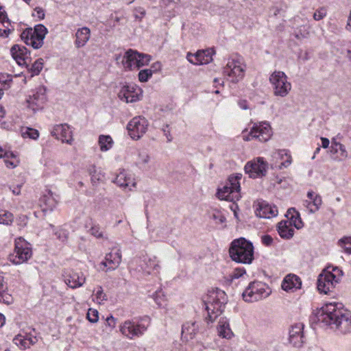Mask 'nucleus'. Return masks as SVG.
Masks as SVG:
<instances>
[{
	"instance_id": "obj_1",
	"label": "nucleus",
	"mask_w": 351,
	"mask_h": 351,
	"mask_svg": "<svg viewBox=\"0 0 351 351\" xmlns=\"http://www.w3.org/2000/svg\"><path fill=\"white\" fill-rule=\"evenodd\" d=\"M318 322L326 326H335L343 334L351 332V313L341 303L326 304L315 313Z\"/></svg>"
},
{
	"instance_id": "obj_2",
	"label": "nucleus",
	"mask_w": 351,
	"mask_h": 351,
	"mask_svg": "<svg viewBox=\"0 0 351 351\" xmlns=\"http://www.w3.org/2000/svg\"><path fill=\"white\" fill-rule=\"evenodd\" d=\"M229 253L232 260L237 263L250 264L254 259L253 245L243 237L232 241Z\"/></svg>"
},
{
	"instance_id": "obj_3",
	"label": "nucleus",
	"mask_w": 351,
	"mask_h": 351,
	"mask_svg": "<svg viewBox=\"0 0 351 351\" xmlns=\"http://www.w3.org/2000/svg\"><path fill=\"white\" fill-rule=\"evenodd\" d=\"M150 324L148 316L136 319H129L121 322L119 326V332L125 338L134 340L142 337L147 330Z\"/></svg>"
},
{
	"instance_id": "obj_4",
	"label": "nucleus",
	"mask_w": 351,
	"mask_h": 351,
	"mask_svg": "<svg viewBox=\"0 0 351 351\" xmlns=\"http://www.w3.org/2000/svg\"><path fill=\"white\" fill-rule=\"evenodd\" d=\"M342 276L343 271L338 267L328 266L318 276L317 283L318 291L324 294L332 291Z\"/></svg>"
},
{
	"instance_id": "obj_5",
	"label": "nucleus",
	"mask_w": 351,
	"mask_h": 351,
	"mask_svg": "<svg viewBox=\"0 0 351 351\" xmlns=\"http://www.w3.org/2000/svg\"><path fill=\"white\" fill-rule=\"evenodd\" d=\"M241 178V173L230 176L226 184L221 188L218 189L217 192L218 198L229 202L239 200L241 197L240 192V180Z\"/></svg>"
},
{
	"instance_id": "obj_6",
	"label": "nucleus",
	"mask_w": 351,
	"mask_h": 351,
	"mask_svg": "<svg viewBox=\"0 0 351 351\" xmlns=\"http://www.w3.org/2000/svg\"><path fill=\"white\" fill-rule=\"evenodd\" d=\"M225 293L223 291H213L207 295L204 300L205 308L208 312L206 317L207 322H213L215 318L220 315L224 308Z\"/></svg>"
},
{
	"instance_id": "obj_7",
	"label": "nucleus",
	"mask_w": 351,
	"mask_h": 351,
	"mask_svg": "<svg viewBox=\"0 0 351 351\" xmlns=\"http://www.w3.org/2000/svg\"><path fill=\"white\" fill-rule=\"evenodd\" d=\"M47 29L41 24L36 25L34 29L27 28L21 34L22 40L27 45L32 47L34 49L40 48L43 43Z\"/></svg>"
},
{
	"instance_id": "obj_8",
	"label": "nucleus",
	"mask_w": 351,
	"mask_h": 351,
	"mask_svg": "<svg viewBox=\"0 0 351 351\" xmlns=\"http://www.w3.org/2000/svg\"><path fill=\"white\" fill-rule=\"evenodd\" d=\"M274 95L276 97H285L291 90V84L288 81L287 75L280 71H274L269 76Z\"/></svg>"
},
{
	"instance_id": "obj_9",
	"label": "nucleus",
	"mask_w": 351,
	"mask_h": 351,
	"mask_svg": "<svg viewBox=\"0 0 351 351\" xmlns=\"http://www.w3.org/2000/svg\"><path fill=\"white\" fill-rule=\"evenodd\" d=\"M271 293L269 287L262 282H251L242 295L245 301L254 302L268 297Z\"/></svg>"
},
{
	"instance_id": "obj_10",
	"label": "nucleus",
	"mask_w": 351,
	"mask_h": 351,
	"mask_svg": "<svg viewBox=\"0 0 351 351\" xmlns=\"http://www.w3.org/2000/svg\"><path fill=\"white\" fill-rule=\"evenodd\" d=\"M32 256L30 244L21 237L15 240L14 252L9 256V259L14 265H20L27 261Z\"/></svg>"
},
{
	"instance_id": "obj_11",
	"label": "nucleus",
	"mask_w": 351,
	"mask_h": 351,
	"mask_svg": "<svg viewBox=\"0 0 351 351\" xmlns=\"http://www.w3.org/2000/svg\"><path fill=\"white\" fill-rule=\"evenodd\" d=\"M271 136L272 130L270 124L264 121L255 123L249 133L245 134L243 132L242 137L245 141L256 139L260 142H266L271 138Z\"/></svg>"
},
{
	"instance_id": "obj_12",
	"label": "nucleus",
	"mask_w": 351,
	"mask_h": 351,
	"mask_svg": "<svg viewBox=\"0 0 351 351\" xmlns=\"http://www.w3.org/2000/svg\"><path fill=\"white\" fill-rule=\"evenodd\" d=\"M245 66L239 59L229 60L223 69V73L228 80L233 83L241 80L245 75Z\"/></svg>"
},
{
	"instance_id": "obj_13",
	"label": "nucleus",
	"mask_w": 351,
	"mask_h": 351,
	"mask_svg": "<svg viewBox=\"0 0 351 351\" xmlns=\"http://www.w3.org/2000/svg\"><path fill=\"white\" fill-rule=\"evenodd\" d=\"M267 169L268 163L261 157L248 161L244 167L245 173L253 179L265 176Z\"/></svg>"
},
{
	"instance_id": "obj_14",
	"label": "nucleus",
	"mask_w": 351,
	"mask_h": 351,
	"mask_svg": "<svg viewBox=\"0 0 351 351\" xmlns=\"http://www.w3.org/2000/svg\"><path fill=\"white\" fill-rule=\"evenodd\" d=\"M148 122L142 117H134L128 124L129 135L133 139L140 138L147 130Z\"/></svg>"
},
{
	"instance_id": "obj_15",
	"label": "nucleus",
	"mask_w": 351,
	"mask_h": 351,
	"mask_svg": "<svg viewBox=\"0 0 351 351\" xmlns=\"http://www.w3.org/2000/svg\"><path fill=\"white\" fill-rule=\"evenodd\" d=\"M142 90L136 84L123 86L118 93L119 98L126 103H133L141 99Z\"/></svg>"
},
{
	"instance_id": "obj_16",
	"label": "nucleus",
	"mask_w": 351,
	"mask_h": 351,
	"mask_svg": "<svg viewBox=\"0 0 351 351\" xmlns=\"http://www.w3.org/2000/svg\"><path fill=\"white\" fill-rule=\"evenodd\" d=\"M122 255L119 245L111 248L110 252L105 256L101 265L106 268V272L116 269L121 263Z\"/></svg>"
},
{
	"instance_id": "obj_17",
	"label": "nucleus",
	"mask_w": 351,
	"mask_h": 351,
	"mask_svg": "<svg viewBox=\"0 0 351 351\" xmlns=\"http://www.w3.org/2000/svg\"><path fill=\"white\" fill-rule=\"evenodd\" d=\"M46 101V88L43 86L38 87L27 99L28 107L33 111L43 108Z\"/></svg>"
},
{
	"instance_id": "obj_18",
	"label": "nucleus",
	"mask_w": 351,
	"mask_h": 351,
	"mask_svg": "<svg viewBox=\"0 0 351 351\" xmlns=\"http://www.w3.org/2000/svg\"><path fill=\"white\" fill-rule=\"evenodd\" d=\"M64 281L71 289H77L86 282V276L82 271L66 270L63 274Z\"/></svg>"
},
{
	"instance_id": "obj_19",
	"label": "nucleus",
	"mask_w": 351,
	"mask_h": 351,
	"mask_svg": "<svg viewBox=\"0 0 351 351\" xmlns=\"http://www.w3.org/2000/svg\"><path fill=\"white\" fill-rule=\"evenodd\" d=\"M214 52L212 49L199 50L195 53L188 52L186 54L187 60L193 64H206L213 60Z\"/></svg>"
},
{
	"instance_id": "obj_20",
	"label": "nucleus",
	"mask_w": 351,
	"mask_h": 351,
	"mask_svg": "<svg viewBox=\"0 0 351 351\" xmlns=\"http://www.w3.org/2000/svg\"><path fill=\"white\" fill-rule=\"evenodd\" d=\"M51 134L56 139L61 140L63 143L71 144L73 142L72 132L66 123L58 124L53 127Z\"/></svg>"
},
{
	"instance_id": "obj_21",
	"label": "nucleus",
	"mask_w": 351,
	"mask_h": 351,
	"mask_svg": "<svg viewBox=\"0 0 351 351\" xmlns=\"http://www.w3.org/2000/svg\"><path fill=\"white\" fill-rule=\"evenodd\" d=\"M10 52L19 65L25 66L27 68L29 67L30 57L29 53L25 47L15 45L11 48Z\"/></svg>"
},
{
	"instance_id": "obj_22",
	"label": "nucleus",
	"mask_w": 351,
	"mask_h": 351,
	"mask_svg": "<svg viewBox=\"0 0 351 351\" xmlns=\"http://www.w3.org/2000/svg\"><path fill=\"white\" fill-rule=\"evenodd\" d=\"M278 213L277 207L265 201H260L256 205V215L261 218L271 219L277 216Z\"/></svg>"
},
{
	"instance_id": "obj_23",
	"label": "nucleus",
	"mask_w": 351,
	"mask_h": 351,
	"mask_svg": "<svg viewBox=\"0 0 351 351\" xmlns=\"http://www.w3.org/2000/svg\"><path fill=\"white\" fill-rule=\"evenodd\" d=\"M304 324L298 323L292 326L289 330V342L294 347L300 348L304 343Z\"/></svg>"
},
{
	"instance_id": "obj_24",
	"label": "nucleus",
	"mask_w": 351,
	"mask_h": 351,
	"mask_svg": "<svg viewBox=\"0 0 351 351\" xmlns=\"http://www.w3.org/2000/svg\"><path fill=\"white\" fill-rule=\"evenodd\" d=\"M57 204L58 200L50 190L46 191L39 200V205L44 213L48 210L52 211L56 207Z\"/></svg>"
},
{
	"instance_id": "obj_25",
	"label": "nucleus",
	"mask_w": 351,
	"mask_h": 351,
	"mask_svg": "<svg viewBox=\"0 0 351 351\" xmlns=\"http://www.w3.org/2000/svg\"><path fill=\"white\" fill-rule=\"evenodd\" d=\"M302 281L300 278L295 274H288L284 278L281 287L282 289L287 292H294L301 288Z\"/></svg>"
},
{
	"instance_id": "obj_26",
	"label": "nucleus",
	"mask_w": 351,
	"mask_h": 351,
	"mask_svg": "<svg viewBox=\"0 0 351 351\" xmlns=\"http://www.w3.org/2000/svg\"><path fill=\"white\" fill-rule=\"evenodd\" d=\"M139 53L133 49L126 51L122 58L121 63L124 69L132 70L136 69V64Z\"/></svg>"
},
{
	"instance_id": "obj_27",
	"label": "nucleus",
	"mask_w": 351,
	"mask_h": 351,
	"mask_svg": "<svg viewBox=\"0 0 351 351\" xmlns=\"http://www.w3.org/2000/svg\"><path fill=\"white\" fill-rule=\"evenodd\" d=\"M307 197L308 199L304 201V206L306 207L310 213H314L319 209L322 204V197L313 191H308L307 193Z\"/></svg>"
},
{
	"instance_id": "obj_28",
	"label": "nucleus",
	"mask_w": 351,
	"mask_h": 351,
	"mask_svg": "<svg viewBox=\"0 0 351 351\" xmlns=\"http://www.w3.org/2000/svg\"><path fill=\"white\" fill-rule=\"evenodd\" d=\"M331 158L335 160H342L347 158L348 152L346 147L341 143L332 141L330 147Z\"/></svg>"
},
{
	"instance_id": "obj_29",
	"label": "nucleus",
	"mask_w": 351,
	"mask_h": 351,
	"mask_svg": "<svg viewBox=\"0 0 351 351\" xmlns=\"http://www.w3.org/2000/svg\"><path fill=\"white\" fill-rule=\"evenodd\" d=\"M141 266L142 270L147 274H157L160 268L156 256L145 258Z\"/></svg>"
},
{
	"instance_id": "obj_30",
	"label": "nucleus",
	"mask_w": 351,
	"mask_h": 351,
	"mask_svg": "<svg viewBox=\"0 0 351 351\" xmlns=\"http://www.w3.org/2000/svg\"><path fill=\"white\" fill-rule=\"evenodd\" d=\"M114 182L120 187L129 190H132V188L136 186L134 178L128 176L125 171L120 172L115 178Z\"/></svg>"
},
{
	"instance_id": "obj_31",
	"label": "nucleus",
	"mask_w": 351,
	"mask_h": 351,
	"mask_svg": "<svg viewBox=\"0 0 351 351\" xmlns=\"http://www.w3.org/2000/svg\"><path fill=\"white\" fill-rule=\"evenodd\" d=\"M217 332L220 337L227 339H230L234 336L230 327L229 321L226 317L220 318L217 325Z\"/></svg>"
},
{
	"instance_id": "obj_32",
	"label": "nucleus",
	"mask_w": 351,
	"mask_h": 351,
	"mask_svg": "<svg viewBox=\"0 0 351 351\" xmlns=\"http://www.w3.org/2000/svg\"><path fill=\"white\" fill-rule=\"evenodd\" d=\"M90 31L89 28L84 27L78 29L75 33V47L77 48L84 47L90 39Z\"/></svg>"
},
{
	"instance_id": "obj_33",
	"label": "nucleus",
	"mask_w": 351,
	"mask_h": 351,
	"mask_svg": "<svg viewBox=\"0 0 351 351\" xmlns=\"http://www.w3.org/2000/svg\"><path fill=\"white\" fill-rule=\"evenodd\" d=\"M11 23L5 11L0 8V36L8 37L11 32Z\"/></svg>"
},
{
	"instance_id": "obj_34",
	"label": "nucleus",
	"mask_w": 351,
	"mask_h": 351,
	"mask_svg": "<svg viewBox=\"0 0 351 351\" xmlns=\"http://www.w3.org/2000/svg\"><path fill=\"white\" fill-rule=\"evenodd\" d=\"M13 342L21 349L25 350L35 344L37 342V339L33 336L19 335L13 339Z\"/></svg>"
},
{
	"instance_id": "obj_35",
	"label": "nucleus",
	"mask_w": 351,
	"mask_h": 351,
	"mask_svg": "<svg viewBox=\"0 0 351 351\" xmlns=\"http://www.w3.org/2000/svg\"><path fill=\"white\" fill-rule=\"evenodd\" d=\"M286 217L288 219L285 221L290 223L291 227L294 226L297 229H300L303 227L304 224L300 218V213L294 208L288 209Z\"/></svg>"
},
{
	"instance_id": "obj_36",
	"label": "nucleus",
	"mask_w": 351,
	"mask_h": 351,
	"mask_svg": "<svg viewBox=\"0 0 351 351\" xmlns=\"http://www.w3.org/2000/svg\"><path fill=\"white\" fill-rule=\"evenodd\" d=\"M278 232L280 237L285 239H290L294 234V229L285 220L278 223Z\"/></svg>"
},
{
	"instance_id": "obj_37",
	"label": "nucleus",
	"mask_w": 351,
	"mask_h": 351,
	"mask_svg": "<svg viewBox=\"0 0 351 351\" xmlns=\"http://www.w3.org/2000/svg\"><path fill=\"white\" fill-rule=\"evenodd\" d=\"M198 330L195 322H187L182 325V335L184 338L193 339Z\"/></svg>"
},
{
	"instance_id": "obj_38",
	"label": "nucleus",
	"mask_w": 351,
	"mask_h": 351,
	"mask_svg": "<svg viewBox=\"0 0 351 351\" xmlns=\"http://www.w3.org/2000/svg\"><path fill=\"white\" fill-rule=\"evenodd\" d=\"M274 157L277 159L282 160L279 165V169L286 168L289 167L291 163V156L285 149L279 150L274 153Z\"/></svg>"
},
{
	"instance_id": "obj_39",
	"label": "nucleus",
	"mask_w": 351,
	"mask_h": 351,
	"mask_svg": "<svg viewBox=\"0 0 351 351\" xmlns=\"http://www.w3.org/2000/svg\"><path fill=\"white\" fill-rule=\"evenodd\" d=\"M4 162L8 168L14 169L19 165L20 160L16 154L8 151L7 154H5Z\"/></svg>"
},
{
	"instance_id": "obj_40",
	"label": "nucleus",
	"mask_w": 351,
	"mask_h": 351,
	"mask_svg": "<svg viewBox=\"0 0 351 351\" xmlns=\"http://www.w3.org/2000/svg\"><path fill=\"white\" fill-rule=\"evenodd\" d=\"M98 143L101 152L109 150L113 145V141L109 135H100L99 136Z\"/></svg>"
},
{
	"instance_id": "obj_41",
	"label": "nucleus",
	"mask_w": 351,
	"mask_h": 351,
	"mask_svg": "<svg viewBox=\"0 0 351 351\" xmlns=\"http://www.w3.org/2000/svg\"><path fill=\"white\" fill-rule=\"evenodd\" d=\"M88 232L96 239H108V237H106L104 229L97 223L92 224Z\"/></svg>"
},
{
	"instance_id": "obj_42",
	"label": "nucleus",
	"mask_w": 351,
	"mask_h": 351,
	"mask_svg": "<svg viewBox=\"0 0 351 351\" xmlns=\"http://www.w3.org/2000/svg\"><path fill=\"white\" fill-rule=\"evenodd\" d=\"M13 221L14 215L12 213L5 210H0V224L9 226Z\"/></svg>"
},
{
	"instance_id": "obj_43",
	"label": "nucleus",
	"mask_w": 351,
	"mask_h": 351,
	"mask_svg": "<svg viewBox=\"0 0 351 351\" xmlns=\"http://www.w3.org/2000/svg\"><path fill=\"white\" fill-rule=\"evenodd\" d=\"M43 67V60L42 58L38 59L34 63L28 68L29 71L31 73V77L38 75L42 71Z\"/></svg>"
},
{
	"instance_id": "obj_44",
	"label": "nucleus",
	"mask_w": 351,
	"mask_h": 351,
	"mask_svg": "<svg viewBox=\"0 0 351 351\" xmlns=\"http://www.w3.org/2000/svg\"><path fill=\"white\" fill-rule=\"evenodd\" d=\"M339 245L344 252L351 254V237H344L339 241Z\"/></svg>"
},
{
	"instance_id": "obj_45",
	"label": "nucleus",
	"mask_w": 351,
	"mask_h": 351,
	"mask_svg": "<svg viewBox=\"0 0 351 351\" xmlns=\"http://www.w3.org/2000/svg\"><path fill=\"white\" fill-rule=\"evenodd\" d=\"M6 289L7 286L4 282L3 277L0 276V302H8V301L7 300L8 295L5 293Z\"/></svg>"
},
{
	"instance_id": "obj_46",
	"label": "nucleus",
	"mask_w": 351,
	"mask_h": 351,
	"mask_svg": "<svg viewBox=\"0 0 351 351\" xmlns=\"http://www.w3.org/2000/svg\"><path fill=\"white\" fill-rule=\"evenodd\" d=\"M153 71L152 69H143L138 73V80L141 82H146L152 76Z\"/></svg>"
},
{
	"instance_id": "obj_47",
	"label": "nucleus",
	"mask_w": 351,
	"mask_h": 351,
	"mask_svg": "<svg viewBox=\"0 0 351 351\" xmlns=\"http://www.w3.org/2000/svg\"><path fill=\"white\" fill-rule=\"evenodd\" d=\"M22 136L24 138H29L32 139H36L39 136V133L37 130L27 128L25 131H23Z\"/></svg>"
},
{
	"instance_id": "obj_48",
	"label": "nucleus",
	"mask_w": 351,
	"mask_h": 351,
	"mask_svg": "<svg viewBox=\"0 0 351 351\" xmlns=\"http://www.w3.org/2000/svg\"><path fill=\"white\" fill-rule=\"evenodd\" d=\"M150 60V56L139 53V58H138L137 64L136 66V69H139L140 67L148 64Z\"/></svg>"
},
{
	"instance_id": "obj_49",
	"label": "nucleus",
	"mask_w": 351,
	"mask_h": 351,
	"mask_svg": "<svg viewBox=\"0 0 351 351\" xmlns=\"http://www.w3.org/2000/svg\"><path fill=\"white\" fill-rule=\"evenodd\" d=\"M0 77V86L3 87L5 89L8 88L10 86V83L12 81V77L11 75L1 74Z\"/></svg>"
},
{
	"instance_id": "obj_50",
	"label": "nucleus",
	"mask_w": 351,
	"mask_h": 351,
	"mask_svg": "<svg viewBox=\"0 0 351 351\" xmlns=\"http://www.w3.org/2000/svg\"><path fill=\"white\" fill-rule=\"evenodd\" d=\"M86 317L89 322L96 323L99 319V313L97 310L90 308L88 311Z\"/></svg>"
},
{
	"instance_id": "obj_51",
	"label": "nucleus",
	"mask_w": 351,
	"mask_h": 351,
	"mask_svg": "<svg viewBox=\"0 0 351 351\" xmlns=\"http://www.w3.org/2000/svg\"><path fill=\"white\" fill-rule=\"evenodd\" d=\"M149 160V157L147 153L143 152L138 154V159L136 161V164L141 167H144Z\"/></svg>"
},
{
	"instance_id": "obj_52",
	"label": "nucleus",
	"mask_w": 351,
	"mask_h": 351,
	"mask_svg": "<svg viewBox=\"0 0 351 351\" xmlns=\"http://www.w3.org/2000/svg\"><path fill=\"white\" fill-rule=\"evenodd\" d=\"M95 298H96L97 302L99 304H101L104 301L107 300V296L104 293V291H103V289L101 287H98V289L95 293Z\"/></svg>"
},
{
	"instance_id": "obj_53",
	"label": "nucleus",
	"mask_w": 351,
	"mask_h": 351,
	"mask_svg": "<svg viewBox=\"0 0 351 351\" xmlns=\"http://www.w3.org/2000/svg\"><path fill=\"white\" fill-rule=\"evenodd\" d=\"M327 14V12L325 8L322 7L316 10L313 14V19L315 21H319L324 19Z\"/></svg>"
},
{
	"instance_id": "obj_54",
	"label": "nucleus",
	"mask_w": 351,
	"mask_h": 351,
	"mask_svg": "<svg viewBox=\"0 0 351 351\" xmlns=\"http://www.w3.org/2000/svg\"><path fill=\"white\" fill-rule=\"evenodd\" d=\"M245 274V269L243 267H237L234 269L231 274L232 279L239 278Z\"/></svg>"
},
{
	"instance_id": "obj_55",
	"label": "nucleus",
	"mask_w": 351,
	"mask_h": 351,
	"mask_svg": "<svg viewBox=\"0 0 351 351\" xmlns=\"http://www.w3.org/2000/svg\"><path fill=\"white\" fill-rule=\"evenodd\" d=\"M88 171L90 175L91 176L92 180L94 181L95 180H100L101 178L100 176L96 175V167L95 166L93 165L88 169Z\"/></svg>"
},
{
	"instance_id": "obj_56",
	"label": "nucleus",
	"mask_w": 351,
	"mask_h": 351,
	"mask_svg": "<svg viewBox=\"0 0 351 351\" xmlns=\"http://www.w3.org/2000/svg\"><path fill=\"white\" fill-rule=\"evenodd\" d=\"M33 15L39 19H43L45 17V11L41 8H36L34 9V13L33 14Z\"/></svg>"
},
{
	"instance_id": "obj_57",
	"label": "nucleus",
	"mask_w": 351,
	"mask_h": 351,
	"mask_svg": "<svg viewBox=\"0 0 351 351\" xmlns=\"http://www.w3.org/2000/svg\"><path fill=\"white\" fill-rule=\"evenodd\" d=\"M261 239L262 243L266 246H269L273 243V238L268 234L263 236Z\"/></svg>"
},
{
	"instance_id": "obj_58",
	"label": "nucleus",
	"mask_w": 351,
	"mask_h": 351,
	"mask_svg": "<svg viewBox=\"0 0 351 351\" xmlns=\"http://www.w3.org/2000/svg\"><path fill=\"white\" fill-rule=\"evenodd\" d=\"M56 234L57 235L58 238L61 240L62 241H65L67 239L68 235L65 230H59L57 232H56Z\"/></svg>"
},
{
	"instance_id": "obj_59",
	"label": "nucleus",
	"mask_w": 351,
	"mask_h": 351,
	"mask_svg": "<svg viewBox=\"0 0 351 351\" xmlns=\"http://www.w3.org/2000/svg\"><path fill=\"white\" fill-rule=\"evenodd\" d=\"M22 184H17L15 186H10V189L12 190V192L14 195H19L21 193V188Z\"/></svg>"
},
{
	"instance_id": "obj_60",
	"label": "nucleus",
	"mask_w": 351,
	"mask_h": 351,
	"mask_svg": "<svg viewBox=\"0 0 351 351\" xmlns=\"http://www.w3.org/2000/svg\"><path fill=\"white\" fill-rule=\"evenodd\" d=\"M160 294H161V293H160V292H158H158H156V295H155V298H154V300H155L156 302L157 303V304H158L159 306H163V305H164V301H165L164 300H162V299L160 298Z\"/></svg>"
},
{
	"instance_id": "obj_61",
	"label": "nucleus",
	"mask_w": 351,
	"mask_h": 351,
	"mask_svg": "<svg viewBox=\"0 0 351 351\" xmlns=\"http://www.w3.org/2000/svg\"><path fill=\"white\" fill-rule=\"evenodd\" d=\"M106 322H107V324L109 326L112 327V328H114L115 327V324H116V319L114 317H112V315L110 316V317H108L107 319H106Z\"/></svg>"
},
{
	"instance_id": "obj_62",
	"label": "nucleus",
	"mask_w": 351,
	"mask_h": 351,
	"mask_svg": "<svg viewBox=\"0 0 351 351\" xmlns=\"http://www.w3.org/2000/svg\"><path fill=\"white\" fill-rule=\"evenodd\" d=\"M213 218L216 220V221H218L219 223H223L225 221H226V217L224 216H223L222 215L218 213V214H214L213 215Z\"/></svg>"
},
{
	"instance_id": "obj_63",
	"label": "nucleus",
	"mask_w": 351,
	"mask_h": 351,
	"mask_svg": "<svg viewBox=\"0 0 351 351\" xmlns=\"http://www.w3.org/2000/svg\"><path fill=\"white\" fill-rule=\"evenodd\" d=\"M238 105L242 110H247L249 108L247 101L246 100H239L238 101Z\"/></svg>"
},
{
	"instance_id": "obj_64",
	"label": "nucleus",
	"mask_w": 351,
	"mask_h": 351,
	"mask_svg": "<svg viewBox=\"0 0 351 351\" xmlns=\"http://www.w3.org/2000/svg\"><path fill=\"white\" fill-rule=\"evenodd\" d=\"M322 147L323 148H328L329 147L330 141L327 138L322 137Z\"/></svg>"
}]
</instances>
